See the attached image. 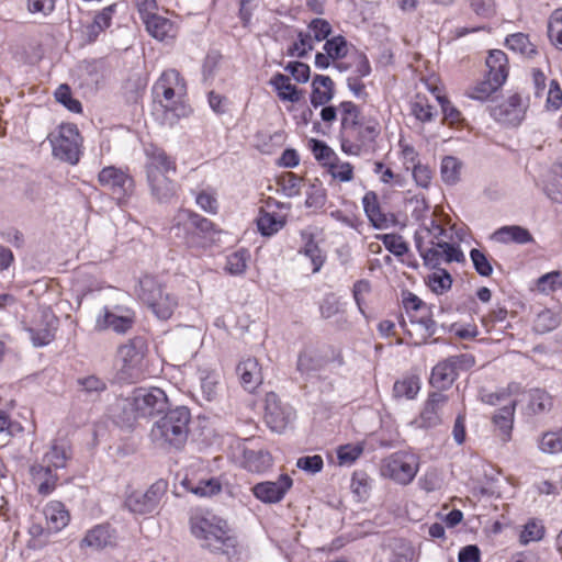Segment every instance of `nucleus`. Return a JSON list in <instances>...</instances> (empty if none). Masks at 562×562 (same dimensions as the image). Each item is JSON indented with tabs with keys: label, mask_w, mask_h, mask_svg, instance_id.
Returning <instances> with one entry per match:
<instances>
[{
	"label": "nucleus",
	"mask_w": 562,
	"mask_h": 562,
	"mask_svg": "<svg viewBox=\"0 0 562 562\" xmlns=\"http://www.w3.org/2000/svg\"><path fill=\"white\" fill-rule=\"evenodd\" d=\"M447 231L431 215L415 233L416 248L425 266L437 269L442 262L464 261L460 247L447 240Z\"/></svg>",
	"instance_id": "obj_1"
},
{
	"label": "nucleus",
	"mask_w": 562,
	"mask_h": 562,
	"mask_svg": "<svg viewBox=\"0 0 562 562\" xmlns=\"http://www.w3.org/2000/svg\"><path fill=\"white\" fill-rule=\"evenodd\" d=\"M190 411L180 406L168 411L151 427L150 438L160 448L180 449L188 439Z\"/></svg>",
	"instance_id": "obj_2"
},
{
	"label": "nucleus",
	"mask_w": 562,
	"mask_h": 562,
	"mask_svg": "<svg viewBox=\"0 0 562 562\" xmlns=\"http://www.w3.org/2000/svg\"><path fill=\"white\" fill-rule=\"evenodd\" d=\"M153 94L155 101L175 117L190 113V108L186 104L187 86L177 70L164 71L153 87Z\"/></svg>",
	"instance_id": "obj_3"
},
{
	"label": "nucleus",
	"mask_w": 562,
	"mask_h": 562,
	"mask_svg": "<svg viewBox=\"0 0 562 562\" xmlns=\"http://www.w3.org/2000/svg\"><path fill=\"white\" fill-rule=\"evenodd\" d=\"M148 345L144 337L136 336L117 348V376L122 382H137L147 369Z\"/></svg>",
	"instance_id": "obj_4"
},
{
	"label": "nucleus",
	"mask_w": 562,
	"mask_h": 562,
	"mask_svg": "<svg viewBox=\"0 0 562 562\" xmlns=\"http://www.w3.org/2000/svg\"><path fill=\"white\" fill-rule=\"evenodd\" d=\"M136 292L138 297L160 319L170 318L178 305L177 299L166 291L164 284L156 277L150 274H145L139 279Z\"/></svg>",
	"instance_id": "obj_5"
},
{
	"label": "nucleus",
	"mask_w": 562,
	"mask_h": 562,
	"mask_svg": "<svg viewBox=\"0 0 562 562\" xmlns=\"http://www.w3.org/2000/svg\"><path fill=\"white\" fill-rule=\"evenodd\" d=\"M192 535L202 541L201 546L214 552H225L234 540L228 536L226 522L211 516L195 515L190 520Z\"/></svg>",
	"instance_id": "obj_6"
},
{
	"label": "nucleus",
	"mask_w": 562,
	"mask_h": 562,
	"mask_svg": "<svg viewBox=\"0 0 562 562\" xmlns=\"http://www.w3.org/2000/svg\"><path fill=\"white\" fill-rule=\"evenodd\" d=\"M70 458V446L66 440H55L49 450L44 454L43 461L38 465L32 467L31 471L35 480H42L38 484L41 494H48L55 487L57 476L52 473V469H61L66 467Z\"/></svg>",
	"instance_id": "obj_7"
},
{
	"label": "nucleus",
	"mask_w": 562,
	"mask_h": 562,
	"mask_svg": "<svg viewBox=\"0 0 562 562\" xmlns=\"http://www.w3.org/2000/svg\"><path fill=\"white\" fill-rule=\"evenodd\" d=\"M213 229V223L207 218L187 209H180L172 218L170 232L188 247L200 245L201 234Z\"/></svg>",
	"instance_id": "obj_8"
},
{
	"label": "nucleus",
	"mask_w": 562,
	"mask_h": 562,
	"mask_svg": "<svg viewBox=\"0 0 562 562\" xmlns=\"http://www.w3.org/2000/svg\"><path fill=\"white\" fill-rule=\"evenodd\" d=\"M47 139L54 157L70 165L79 161L81 137L76 125L61 124L48 134Z\"/></svg>",
	"instance_id": "obj_9"
},
{
	"label": "nucleus",
	"mask_w": 562,
	"mask_h": 562,
	"mask_svg": "<svg viewBox=\"0 0 562 562\" xmlns=\"http://www.w3.org/2000/svg\"><path fill=\"white\" fill-rule=\"evenodd\" d=\"M167 491V483L159 480L147 490H131L125 493L123 507L134 515H146L154 512Z\"/></svg>",
	"instance_id": "obj_10"
},
{
	"label": "nucleus",
	"mask_w": 562,
	"mask_h": 562,
	"mask_svg": "<svg viewBox=\"0 0 562 562\" xmlns=\"http://www.w3.org/2000/svg\"><path fill=\"white\" fill-rule=\"evenodd\" d=\"M202 344L201 330L193 326L179 328L169 346V357L171 360L184 363L191 360L198 352Z\"/></svg>",
	"instance_id": "obj_11"
},
{
	"label": "nucleus",
	"mask_w": 562,
	"mask_h": 562,
	"mask_svg": "<svg viewBox=\"0 0 562 562\" xmlns=\"http://www.w3.org/2000/svg\"><path fill=\"white\" fill-rule=\"evenodd\" d=\"M449 407V397L442 392L428 395L418 417L412 424L417 428L429 429L439 426Z\"/></svg>",
	"instance_id": "obj_12"
},
{
	"label": "nucleus",
	"mask_w": 562,
	"mask_h": 562,
	"mask_svg": "<svg viewBox=\"0 0 562 562\" xmlns=\"http://www.w3.org/2000/svg\"><path fill=\"white\" fill-rule=\"evenodd\" d=\"M418 471L417 460L407 453H394L383 461L381 473L400 484H408Z\"/></svg>",
	"instance_id": "obj_13"
},
{
	"label": "nucleus",
	"mask_w": 562,
	"mask_h": 562,
	"mask_svg": "<svg viewBox=\"0 0 562 562\" xmlns=\"http://www.w3.org/2000/svg\"><path fill=\"white\" fill-rule=\"evenodd\" d=\"M135 324V313L125 306L104 307L97 316L95 329L126 334Z\"/></svg>",
	"instance_id": "obj_14"
},
{
	"label": "nucleus",
	"mask_w": 562,
	"mask_h": 562,
	"mask_svg": "<svg viewBox=\"0 0 562 562\" xmlns=\"http://www.w3.org/2000/svg\"><path fill=\"white\" fill-rule=\"evenodd\" d=\"M294 419V411L281 402L279 396L271 392L265 398V420L273 431H283Z\"/></svg>",
	"instance_id": "obj_15"
},
{
	"label": "nucleus",
	"mask_w": 562,
	"mask_h": 562,
	"mask_svg": "<svg viewBox=\"0 0 562 562\" xmlns=\"http://www.w3.org/2000/svg\"><path fill=\"white\" fill-rule=\"evenodd\" d=\"M330 33V24L324 19L316 18L311 21L306 32L299 34V42L293 44L289 49V54L291 56L303 57L314 48L315 42L327 38Z\"/></svg>",
	"instance_id": "obj_16"
},
{
	"label": "nucleus",
	"mask_w": 562,
	"mask_h": 562,
	"mask_svg": "<svg viewBox=\"0 0 562 562\" xmlns=\"http://www.w3.org/2000/svg\"><path fill=\"white\" fill-rule=\"evenodd\" d=\"M139 417L161 413L167 406V396L159 387H138L132 393Z\"/></svg>",
	"instance_id": "obj_17"
},
{
	"label": "nucleus",
	"mask_w": 562,
	"mask_h": 562,
	"mask_svg": "<svg viewBox=\"0 0 562 562\" xmlns=\"http://www.w3.org/2000/svg\"><path fill=\"white\" fill-rule=\"evenodd\" d=\"M57 327L58 318L54 315L52 310L43 308L27 328V331L33 345L35 347H43L54 340Z\"/></svg>",
	"instance_id": "obj_18"
},
{
	"label": "nucleus",
	"mask_w": 562,
	"mask_h": 562,
	"mask_svg": "<svg viewBox=\"0 0 562 562\" xmlns=\"http://www.w3.org/2000/svg\"><path fill=\"white\" fill-rule=\"evenodd\" d=\"M101 186L108 188L119 199L132 194L134 190V180L125 171L113 166L104 167L98 176Z\"/></svg>",
	"instance_id": "obj_19"
},
{
	"label": "nucleus",
	"mask_w": 562,
	"mask_h": 562,
	"mask_svg": "<svg viewBox=\"0 0 562 562\" xmlns=\"http://www.w3.org/2000/svg\"><path fill=\"white\" fill-rule=\"evenodd\" d=\"M176 173H161L155 168L149 167V177L147 178L151 195L159 202H167L176 194V183L172 177Z\"/></svg>",
	"instance_id": "obj_20"
},
{
	"label": "nucleus",
	"mask_w": 562,
	"mask_h": 562,
	"mask_svg": "<svg viewBox=\"0 0 562 562\" xmlns=\"http://www.w3.org/2000/svg\"><path fill=\"white\" fill-rule=\"evenodd\" d=\"M142 21L146 26V31L157 41H172L177 36L178 26L176 23L156 12L144 15Z\"/></svg>",
	"instance_id": "obj_21"
},
{
	"label": "nucleus",
	"mask_w": 562,
	"mask_h": 562,
	"mask_svg": "<svg viewBox=\"0 0 562 562\" xmlns=\"http://www.w3.org/2000/svg\"><path fill=\"white\" fill-rule=\"evenodd\" d=\"M525 112L526 105L522 98L519 94H513L493 110V115L502 123L516 126L524 120Z\"/></svg>",
	"instance_id": "obj_22"
},
{
	"label": "nucleus",
	"mask_w": 562,
	"mask_h": 562,
	"mask_svg": "<svg viewBox=\"0 0 562 562\" xmlns=\"http://www.w3.org/2000/svg\"><path fill=\"white\" fill-rule=\"evenodd\" d=\"M292 486V480L288 475H281L276 482H261L252 487L254 495L265 503L280 502L286 491Z\"/></svg>",
	"instance_id": "obj_23"
},
{
	"label": "nucleus",
	"mask_w": 562,
	"mask_h": 562,
	"mask_svg": "<svg viewBox=\"0 0 562 562\" xmlns=\"http://www.w3.org/2000/svg\"><path fill=\"white\" fill-rule=\"evenodd\" d=\"M236 371L241 385L248 392H254L262 383L261 367L256 358L248 357L241 360Z\"/></svg>",
	"instance_id": "obj_24"
},
{
	"label": "nucleus",
	"mask_w": 562,
	"mask_h": 562,
	"mask_svg": "<svg viewBox=\"0 0 562 562\" xmlns=\"http://www.w3.org/2000/svg\"><path fill=\"white\" fill-rule=\"evenodd\" d=\"M146 156V176L149 177V167L155 165V168L161 173H176V161L167 155V153L156 145L149 144L145 147Z\"/></svg>",
	"instance_id": "obj_25"
},
{
	"label": "nucleus",
	"mask_w": 562,
	"mask_h": 562,
	"mask_svg": "<svg viewBox=\"0 0 562 562\" xmlns=\"http://www.w3.org/2000/svg\"><path fill=\"white\" fill-rule=\"evenodd\" d=\"M43 513L47 521V528L50 531H60L69 524L70 515L65 505L59 501L47 503Z\"/></svg>",
	"instance_id": "obj_26"
},
{
	"label": "nucleus",
	"mask_w": 562,
	"mask_h": 562,
	"mask_svg": "<svg viewBox=\"0 0 562 562\" xmlns=\"http://www.w3.org/2000/svg\"><path fill=\"white\" fill-rule=\"evenodd\" d=\"M493 239L502 243H516V244H528L533 241V237L530 232L518 225L503 226L494 232Z\"/></svg>",
	"instance_id": "obj_27"
},
{
	"label": "nucleus",
	"mask_w": 562,
	"mask_h": 562,
	"mask_svg": "<svg viewBox=\"0 0 562 562\" xmlns=\"http://www.w3.org/2000/svg\"><path fill=\"white\" fill-rule=\"evenodd\" d=\"M508 59L503 50L494 49L486 58L487 75L494 77L496 86H503L508 76Z\"/></svg>",
	"instance_id": "obj_28"
},
{
	"label": "nucleus",
	"mask_w": 562,
	"mask_h": 562,
	"mask_svg": "<svg viewBox=\"0 0 562 562\" xmlns=\"http://www.w3.org/2000/svg\"><path fill=\"white\" fill-rule=\"evenodd\" d=\"M312 104L317 108L328 103L334 97V82L328 76L317 75L313 79Z\"/></svg>",
	"instance_id": "obj_29"
},
{
	"label": "nucleus",
	"mask_w": 562,
	"mask_h": 562,
	"mask_svg": "<svg viewBox=\"0 0 562 562\" xmlns=\"http://www.w3.org/2000/svg\"><path fill=\"white\" fill-rule=\"evenodd\" d=\"M113 535L106 525H98L90 529L81 541V546H87L94 550H101L113 543Z\"/></svg>",
	"instance_id": "obj_30"
},
{
	"label": "nucleus",
	"mask_w": 562,
	"mask_h": 562,
	"mask_svg": "<svg viewBox=\"0 0 562 562\" xmlns=\"http://www.w3.org/2000/svg\"><path fill=\"white\" fill-rule=\"evenodd\" d=\"M339 110L341 114L342 135L353 136L361 122L358 106L350 101H345L340 103Z\"/></svg>",
	"instance_id": "obj_31"
},
{
	"label": "nucleus",
	"mask_w": 562,
	"mask_h": 562,
	"mask_svg": "<svg viewBox=\"0 0 562 562\" xmlns=\"http://www.w3.org/2000/svg\"><path fill=\"white\" fill-rule=\"evenodd\" d=\"M458 373L453 369V364L447 359L434 367L430 375V384L438 389L449 387L456 380Z\"/></svg>",
	"instance_id": "obj_32"
},
{
	"label": "nucleus",
	"mask_w": 562,
	"mask_h": 562,
	"mask_svg": "<svg viewBox=\"0 0 562 562\" xmlns=\"http://www.w3.org/2000/svg\"><path fill=\"white\" fill-rule=\"evenodd\" d=\"M272 464V458L269 452L263 450H247L244 454V467L255 473H261L268 470Z\"/></svg>",
	"instance_id": "obj_33"
},
{
	"label": "nucleus",
	"mask_w": 562,
	"mask_h": 562,
	"mask_svg": "<svg viewBox=\"0 0 562 562\" xmlns=\"http://www.w3.org/2000/svg\"><path fill=\"white\" fill-rule=\"evenodd\" d=\"M200 380L204 397L207 401L216 398L222 390L221 374L214 370H201Z\"/></svg>",
	"instance_id": "obj_34"
},
{
	"label": "nucleus",
	"mask_w": 562,
	"mask_h": 562,
	"mask_svg": "<svg viewBox=\"0 0 562 562\" xmlns=\"http://www.w3.org/2000/svg\"><path fill=\"white\" fill-rule=\"evenodd\" d=\"M362 204L364 212L373 226L376 228L384 227L387 220L380 210L376 194L372 191L367 192L362 199Z\"/></svg>",
	"instance_id": "obj_35"
},
{
	"label": "nucleus",
	"mask_w": 562,
	"mask_h": 562,
	"mask_svg": "<svg viewBox=\"0 0 562 562\" xmlns=\"http://www.w3.org/2000/svg\"><path fill=\"white\" fill-rule=\"evenodd\" d=\"M270 83L274 87L278 95L281 100L297 102L301 99V93L297 91L295 86L290 82V78L282 74L274 75Z\"/></svg>",
	"instance_id": "obj_36"
},
{
	"label": "nucleus",
	"mask_w": 562,
	"mask_h": 562,
	"mask_svg": "<svg viewBox=\"0 0 562 562\" xmlns=\"http://www.w3.org/2000/svg\"><path fill=\"white\" fill-rule=\"evenodd\" d=\"M285 224L283 216L261 210L257 218L258 231L263 236H271L278 233Z\"/></svg>",
	"instance_id": "obj_37"
},
{
	"label": "nucleus",
	"mask_w": 562,
	"mask_h": 562,
	"mask_svg": "<svg viewBox=\"0 0 562 562\" xmlns=\"http://www.w3.org/2000/svg\"><path fill=\"white\" fill-rule=\"evenodd\" d=\"M547 35L550 43L562 50V9H555L548 18Z\"/></svg>",
	"instance_id": "obj_38"
},
{
	"label": "nucleus",
	"mask_w": 562,
	"mask_h": 562,
	"mask_svg": "<svg viewBox=\"0 0 562 562\" xmlns=\"http://www.w3.org/2000/svg\"><path fill=\"white\" fill-rule=\"evenodd\" d=\"M462 162L452 156H446L441 160L440 173L446 184H456L460 180Z\"/></svg>",
	"instance_id": "obj_39"
},
{
	"label": "nucleus",
	"mask_w": 562,
	"mask_h": 562,
	"mask_svg": "<svg viewBox=\"0 0 562 562\" xmlns=\"http://www.w3.org/2000/svg\"><path fill=\"white\" fill-rule=\"evenodd\" d=\"M505 44L510 50L519 53L526 57H531L537 53L536 47L529 41L528 35L524 33H515L507 36Z\"/></svg>",
	"instance_id": "obj_40"
},
{
	"label": "nucleus",
	"mask_w": 562,
	"mask_h": 562,
	"mask_svg": "<svg viewBox=\"0 0 562 562\" xmlns=\"http://www.w3.org/2000/svg\"><path fill=\"white\" fill-rule=\"evenodd\" d=\"M187 488L199 496H212L221 492L222 485L215 477L203 479L198 482L187 481Z\"/></svg>",
	"instance_id": "obj_41"
},
{
	"label": "nucleus",
	"mask_w": 562,
	"mask_h": 562,
	"mask_svg": "<svg viewBox=\"0 0 562 562\" xmlns=\"http://www.w3.org/2000/svg\"><path fill=\"white\" fill-rule=\"evenodd\" d=\"M249 252L245 249L237 250L227 257L225 270L232 276H239L246 271Z\"/></svg>",
	"instance_id": "obj_42"
},
{
	"label": "nucleus",
	"mask_w": 562,
	"mask_h": 562,
	"mask_svg": "<svg viewBox=\"0 0 562 562\" xmlns=\"http://www.w3.org/2000/svg\"><path fill=\"white\" fill-rule=\"evenodd\" d=\"M515 405L514 400L506 401L505 405L493 417L494 424L506 435L512 429Z\"/></svg>",
	"instance_id": "obj_43"
},
{
	"label": "nucleus",
	"mask_w": 562,
	"mask_h": 562,
	"mask_svg": "<svg viewBox=\"0 0 562 562\" xmlns=\"http://www.w3.org/2000/svg\"><path fill=\"white\" fill-rule=\"evenodd\" d=\"M419 381L415 376H407L396 381L393 392L396 397L414 398L419 392Z\"/></svg>",
	"instance_id": "obj_44"
},
{
	"label": "nucleus",
	"mask_w": 562,
	"mask_h": 562,
	"mask_svg": "<svg viewBox=\"0 0 562 562\" xmlns=\"http://www.w3.org/2000/svg\"><path fill=\"white\" fill-rule=\"evenodd\" d=\"M380 134V124L374 120L361 121L356 130L353 137L361 144L373 142Z\"/></svg>",
	"instance_id": "obj_45"
},
{
	"label": "nucleus",
	"mask_w": 562,
	"mask_h": 562,
	"mask_svg": "<svg viewBox=\"0 0 562 562\" xmlns=\"http://www.w3.org/2000/svg\"><path fill=\"white\" fill-rule=\"evenodd\" d=\"M543 525L536 519H531L524 526L519 540L521 544L526 546L532 541H540L543 538Z\"/></svg>",
	"instance_id": "obj_46"
},
{
	"label": "nucleus",
	"mask_w": 562,
	"mask_h": 562,
	"mask_svg": "<svg viewBox=\"0 0 562 562\" xmlns=\"http://www.w3.org/2000/svg\"><path fill=\"white\" fill-rule=\"evenodd\" d=\"M451 284L452 278L443 269H439L428 277V285L437 294H441L449 290Z\"/></svg>",
	"instance_id": "obj_47"
},
{
	"label": "nucleus",
	"mask_w": 562,
	"mask_h": 562,
	"mask_svg": "<svg viewBox=\"0 0 562 562\" xmlns=\"http://www.w3.org/2000/svg\"><path fill=\"white\" fill-rule=\"evenodd\" d=\"M119 407L122 413L119 415V419L122 422L123 426H132L137 418H139L138 411H135L136 406L134 405V397L131 394L128 397L122 398L119 403Z\"/></svg>",
	"instance_id": "obj_48"
},
{
	"label": "nucleus",
	"mask_w": 562,
	"mask_h": 562,
	"mask_svg": "<svg viewBox=\"0 0 562 562\" xmlns=\"http://www.w3.org/2000/svg\"><path fill=\"white\" fill-rule=\"evenodd\" d=\"M559 325V319L555 314L549 310H544L537 315L535 319V329L540 334L553 330Z\"/></svg>",
	"instance_id": "obj_49"
},
{
	"label": "nucleus",
	"mask_w": 562,
	"mask_h": 562,
	"mask_svg": "<svg viewBox=\"0 0 562 562\" xmlns=\"http://www.w3.org/2000/svg\"><path fill=\"white\" fill-rule=\"evenodd\" d=\"M529 406L536 414L543 413L551 408L552 398L547 392L542 390H535L530 394Z\"/></svg>",
	"instance_id": "obj_50"
},
{
	"label": "nucleus",
	"mask_w": 562,
	"mask_h": 562,
	"mask_svg": "<svg viewBox=\"0 0 562 562\" xmlns=\"http://www.w3.org/2000/svg\"><path fill=\"white\" fill-rule=\"evenodd\" d=\"M494 77L487 75V78L479 82L470 93V97L476 100H486L492 93H494L502 86L494 85Z\"/></svg>",
	"instance_id": "obj_51"
},
{
	"label": "nucleus",
	"mask_w": 562,
	"mask_h": 562,
	"mask_svg": "<svg viewBox=\"0 0 562 562\" xmlns=\"http://www.w3.org/2000/svg\"><path fill=\"white\" fill-rule=\"evenodd\" d=\"M540 449L547 453L562 451V434L560 431L546 432L540 440Z\"/></svg>",
	"instance_id": "obj_52"
},
{
	"label": "nucleus",
	"mask_w": 562,
	"mask_h": 562,
	"mask_svg": "<svg viewBox=\"0 0 562 562\" xmlns=\"http://www.w3.org/2000/svg\"><path fill=\"white\" fill-rule=\"evenodd\" d=\"M538 289L543 293L554 292L562 288V273L553 271L538 279Z\"/></svg>",
	"instance_id": "obj_53"
},
{
	"label": "nucleus",
	"mask_w": 562,
	"mask_h": 562,
	"mask_svg": "<svg viewBox=\"0 0 562 562\" xmlns=\"http://www.w3.org/2000/svg\"><path fill=\"white\" fill-rule=\"evenodd\" d=\"M324 50L331 57V59L342 58L347 55L348 46L342 36H335L328 40L324 45Z\"/></svg>",
	"instance_id": "obj_54"
},
{
	"label": "nucleus",
	"mask_w": 562,
	"mask_h": 562,
	"mask_svg": "<svg viewBox=\"0 0 562 562\" xmlns=\"http://www.w3.org/2000/svg\"><path fill=\"white\" fill-rule=\"evenodd\" d=\"M56 100L64 104L69 111L79 113L81 112V103L71 98L70 89L67 85H60L55 91Z\"/></svg>",
	"instance_id": "obj_55"
},
{
	"label": "nucleus",
	"mask_w": 562,
	"mask_h": 562,
	"mask_svg": "<svg viewBox=\"0 0 562 562\" xmlns=\"http://www.w3.org/2000/svg\"><path fill=\"white\" fill-rule=\"evenodd\" d=\"M385 248L393 255L400 257L408 251V246L402 236L395 234H385L382 237Z\"/></svg>",
	"instance_id": "obj_56"
},
{
	"label": "nucleus",
	"mask_w": 562,
	"mask_h": 562,
	"mask_svg": "<svg viewBox=\"0 0 562 562\" xmlns=\"http://www.w3.org/2000/svg\"><path fill=\"white\" fill-rule=\"evenodd\" d=\"M329 172L334 179L342 182H349L353 179V167L346 161H335L329 164Z\"/></svg>",
	"instance_id": "obj_57"
},
{
	"label": "nucleus",
	"mask_w": 562,
	"mask_h": 562,
	"mask_svg": "<svg viewBox=\"0 0 562 562\" xmlns=\"http://www.w3.org/2000/svg\"><path fill=\"white\" fill-rule=\"evenodd\" d=\"M470 257L479 274H481L482 277H490L492 274V265L484 252L474 248L470 251Z\"/></svg>",
	"instance_id": "obj_58"
},
{
	"label": "nucleus",
	"mask_w": 562,
	"mask_h": 562,
	"mask_svg": "<svg viewBox=\"0 0 562 562\" xmlns=\"http://www.w3.org/2000/svg\"><path fill=\"white\" fill-rule=\"evenodd\" d=\"M303 254L312 262V272H318L324 263V256L322 255V251L318 248L317 244L314 243L313 240H308L303 248Z\"/></svg>",
	"instance_id": "obj_59"
},
{
	"label": "nucleus",
	"mask_w": 562,
	"mask_h": 562,
	"mask_svg": "<svg viewBox=\"0 0 562 562\" xmlns=\"http://www.w3.org/2000/svg\"><path fill=\"white\" fill-rule=\"evenodd\" d=\"M370 292H371V283L366 279L358 280L353 284L352 295H353L355 302L359 308V312L362 315H364L363 305L366 303V297Z\"/></svg>",
	"instance_id": "obj_60"
},
{
	"label": "nucleus",
	"mask_w": 562,
	"mask_h": 562,
	"mask_svg": "<svg viewBox=\"0 0 562 562\" xmlns=\"http://www.w3.org/2000/svg\"><path fill=\"white\" fill-rule=\"evenodd\" d=\"M363 449L360 445H346L339 447L337 451V457L339 460V464H351L353 463L362 453Z\"/></svg>",
	"instance_id": "obj_61"
},
{
	"label": "nucleus",
	"mask_w": 562,
	"mask_h": 562,
	"mask_svg": "<svg viewBox=\"0 0 562 562\" xmlns=\"http://www.w3.org/2000/svg\"><path fill=\"white\" fill-rule=\"evenodd\" d=\"M78 384L87 394H99L106 389V383L95 375H89L78 379Z\"/></svg>",
	"instance_id": "obj_62"
},
{
	"label": "nucleus",
	"mask_w": 562,
	"mask_h": 562,
	"mask_svg": "<svg viewBox=\"0 0 562 562\" xmlns=\"http://www.w3.org/2000/svg\"><path fill=\"white\" fill-rule=\"evenodd\" d=\"M412 112L422 122H429L434 119V108L424 99L417 98L412 104Z\"/></svg>",
	"instance_id": "obj_63"
},
{
	"label": "nucleus",
	"mask_w": 562,
	"mask_h": 562,
	"mask_svg": "<svg viewBox=\"0 0 562 562\" xmlns=\"http://www.w3.org/2000/svg\"><path fill=\"white\" fill-rule=\"evenodd\" d=\"M546 106L550 111H557L562 108V90L555 80L550 82Z\"/></svg>",
	"instance_id": "obj_64"
}]
</instances>
